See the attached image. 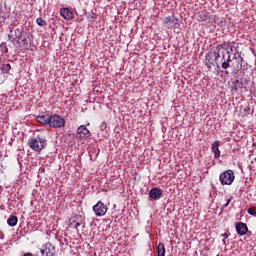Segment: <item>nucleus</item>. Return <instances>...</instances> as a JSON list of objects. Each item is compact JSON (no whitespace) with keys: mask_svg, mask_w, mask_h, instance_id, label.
Instances as JSON below:
<instances>
[{"mask_svg":"<svg viewBox=\"0 0 256 256\" xmlns=\"http://www.w3.org/2000/svg\"><path fill=\"white\" fill-rule=\"evenodd\" d=\"M245 60L241 56V53L237 52L233 54V61L229 67L233 68V71L238 73L242 70H247V64H243Z\"/></svg>","mask_w":256,"mask_h":256,"instance_id":"20e7f679","label":"nucleus"},{"mask_svg":"<svg viewBox=\"0 0 256 256\" xmlns=\"http://www.w3.org/2000/svg\"><path fill=\"white\" fill-rule=\"evenodd\" d=\"M7 224L11 227L17 226L18 218L17 216H9Z\"/></svg>","mask_w":256,"mask_h":256,"instance_id":"6ab92c4d","label":"nucleus"},{"mask_svg":"<svg viewBox=\"0 0 256 256\" xmlns=\"http://www.w3.org/2000/svg\"><path fill=\"white\" fill-rule=\"evenodd\" d=\"M50 115H38L37 116V121L42 124V125H48L50 122Z\"/></svg>","mask_w":256,"mask_h":256,"instance_id":"f3484780","label":"nucleus"},{"mask_svg":"<svg viewBox=\"0 0 256 256\" xmlns=\"http://www.w3.org/2000/svg\"><path fill=\"white\" fill-rule=\"evenodd\" d=\"M29 148L33 151L40 153L47 146V140L44 137L37 136V138H32L28 142Z\"/></svg>","mask_w":256,"mask_h":256,"instance_id":"7ed1b4c3","label":"nucleus"},{"mask_svg":"<svg viewBox=\"0 0 256 256\" xmlns=\"http://www.w3.org/2000/svg\"><path fill=\"white\" fill-rule=\"evenodd\" d=\"M162 195H163V192L159 188H151V190L149 192V197L152 200H158L162 197Z\"/></svg>","mask_w":256,"mask_h":256,"instance_id":"ddd939ff","label":"nucleus"},{"mask_svg":"<svg viewBox=\"0 0 256 256\" xmlns=\"http://www.w3.org/2000/svg\"><path fill=\"white\" fill-rule=\"evenodd\" d=\"M157 250L158 256H165V246L162 242H159Z\"/></svg>","mask_w":256,"mask_h":256,"instance_id":"aec40b11","label":"nucleus"},{"mask_svg":"<svg viewBox=\"0 0 256 256\" xmlns=\"http://www.w3.org/2000/svg\"><path fill=\"white\" fill-rule=\"evenodd\" d=\"M1 71H3L5 74H8L9 71H11V64L1 65Z\"/></svg>","mask_w":256,"mask_h":256,"instance_id":"412c9836","label":"nucleus"},{"mask_svg":"<svg viewBox=\"0 0 256 256\" xmlns=\"http://www.w3.org/2000/svg\"><path fill=\"white\" fill-rule=\"evenodd\" d=\"M227 52L229 51H227V49H225L222 45H218L217 47H215L213 53H208L207 56H205V65L209 69H211L213 63H217L220 58H222V60H225Z\"/></svg>","mask_w":256,"mask_h":256,"instance_id":"f03ea898","label":"nucleus"},{"mask_svg":"<svg viewBox=\"0 0 256 256\" xmlns=\"http://www.w3.org/2000/svg\"><path fill=\"white\" fill-rule=\"evenodd\" d=\"M22 256H35V255L30 252H27V253L23 254Z\"/></svg>","mask_w":256,"mask_h":256,"instance_id":"bb28decb","label":"nucleus"},{"mask_svg":"<svg viewBox=\"0 0 256 256\" xmlns=\"http://www.w3.org/2000/svg\"><path fill=\"white\" fill-rule=\"evenodd\" d=\"M4 239V233L3 231L0 230V240H3Z\"/></svg>","mask_w":256,"mask_h":256,"instance_id":"a878e982","label":"nucleus"},{"mask_svg":"<svg viewBox=\"0 0 256 256\" xmlns=\"http://www.w3.org/2000/svg\"><path fill=\"white\" fill-rule=\"evenodd\" d=\"M49 127L57 129L65 126V118H62L60 115H50Z\"/></svg>","mask_w":256,"mask_h":256,"instance_id":"423d86ee","label":"nucleus"},{"mask_svg":"<svg viewBox=\"0 0 256 256\" xmlns=\"http://www.w3.org/2000/svg\"><path fill=\"white\" fill-rule=\"evenodd\" d=\"M92 210L97 217H103L106 215L107 206L104 205L102 201H98L97 204L93 206Z\"/></svg>","mask_w":256,"mask_h":256,"instance_id":"6e6552de","label":"nucleus"},{"mask_svg":"<svg viewBox=\"0 0 256 256\" xmlns=\"http://www.w3.org/2000/svg\"><path fill=\"white\" fill-rule=\"evenodd\" d=\"M36 23H37V25L40 26V27H46V26H47L46 20H44V19L41 18V17L37 18Z\"/></svg>","mask_w":256,"mask_h":256,"instance_id":"4be33fe9","label":"nucleus"},{"mask_svg":"<svg viewBox=\"0 0 256 256\" xmlns=\"http://www.w3.org/2000/svg\"><path fill=\"white\" fill-rule=\"evenodd\" d=\"M222 237H224V239H227L228 238V234L227 233H223Z\"/></svg>","mask_w":256,"mask_h":256,"instance_id":"cd10ccee","label":"nucleus"},{"mask_svg":"<svg viewBox=\"0 0 256 256\" xmlns=\"http://www.w3.org/2000/svg\"><path fill=\"white\" fill-rule=\"evenodd\" d=\"M219 147H220V141H215L212 144V152L214 153L215 159H218L221 157V151H220Z\"/></svg>","mask_w":256,"mask_h":256,"instance_id":"2eb2a0df","label":"nucleus"},{"mask_svg":"<svg viewBox=\"0 0 256 256\" xmlns=\"http://www.w3.org/2000/svg\"><path fill=\"white\" fill-rule=\"evenodd\" d=\"M231 201H232V197H229V199H227V203L222 205V209H226L228 205H230Z\"/></svg>","mask_w":256,"mask_h":256,"instance_id":"393cba45","label":"nucleus"},{"mask_svg":"<svg viewBox=\"0 0 256 256\" xmlns=\"http://www.w3.org/2000/svg\"><path fill=\"white\" fill-rule=\"evenodd\" d=\"M9 41L19 48L21 51L27 50L29 48L28 34L23 30L22 26H13L10 28L8 34Z\"/></svg>","mask_w":256,"mask_h":256,"instance_id":"f257e3e1","label":"nucleus"},{"mask_svg":"<svg viewBox=\"0 0 256 256\" xmlns=\"http://www.w3.org/2000/svg\"><path fill=\"white\" fill-rule=\"evenodd\" d=\"M230 88L232 89V91L237 92L239 89L242 88V83L240 82V80H234L230 85Z\"/></svg>","mask_w":256,"mask_h":256,"instance_id":"a211bd4d","label":"nucleus"},{"mask_svg":"<svg viewBox=\"0 0 256 256\" xmlns=\"http://www.w3.org/2000/svg\"><path fill=\"white\" fill-rule=\"evenodd\" d=\"M233 62V58L231 59L230 52H227V59H224L222 62V68L224 70H227L230 68V64Z\"/></svg>","mask_w":256,"mask_h":256,"instance_id":"dca6fc26","label":"nucleus"},{"mask_svg":"<svg viewBox=\"0 0 256 256\" xmlns=\"http://www.w3.org/2000/svg\"><path fill=\"white\" fill-rule=\"evenodd\" d=\"M40 254H42V256H55V246H53L50 242L46 243V245H44L43 248L40 249Z\"/></svg>","mask_w":256,"mask_h":256,"instance_id":"9b49d317","label":"nucleus"},{"mask_svg":"<svg viewBox=\"0 0 256 256\" xmlns=\"http://www.w3.org/2000/svg\"><path fill=\"white\" fill-rule=\"evenodd\" d=\"M236 231L237 234L244 236L249 232V227H247L246 223L238 222L236 223Z\"/></svg>","mask_w":256,"mask_h":256,"instance_id":"f8f14e48","label":"nucleus"},{"mask_svg":"<svg viewBox=\"0 0 256 256\" xmlns=\"http://www.w3.org/2000/svg\"><path fill=\"white\" fill-rule=\"evenodd\" d=\"M61 16L63 17L64 20H67V21L72 20L74 17L73 12L69 8H62Z\"/></svg>","mask_w":256,"mask_h":256,"instance_id":"4468645a","label":"nucleus"},{"mask_svg":"<svg viewBox=\"0 0 256 256\" xmlns=\"http://www.w3.org/2000/svg\"><path fill=\"white\" fill-rule=\"evenodd\" d=\"M3 21V17H2V14L0 13V22Z\"/></svg>","mask_w":256,"mask_h":256,"instance_id":"c85d7f7f","label":"nucleus"},{"mask_svg":"<svg viewBox=\"0 0 256 256\" xmlns=\"http://www.w3.org/2000/svg\"><path fill=\"white\" fill-rule=\"evenodd\" d=\"M247 213L253 217H256V208H248Z\"/></svg>","mask_w":256,"mask_h":256,"instance_id":"b1692460","label":"nucleus"},{"mask_svg":"<svg viewBox=\"0 0 256 256\" xmlns=\"http://www.w3.org/2000/svg\"><path fill=\"white\" fill-rule=\"evenodd\" d=\"M235 181V173L231 169H228L219 175V182L222 186H231Z\"/></svg>","mask_w":256,"mask_h":256,"instance_id":"39448f33","label":"nucleus"},{"mask_svg":"<svg viewBox=\"0 0 256 256\" xmlns=\"http://www.w3.org/2000/svg\"><path fill=\"white\" fill-rule=\"evenodd\" d=\"M223 243L226 244V240L225 239H223Z\"/></svg>","mask_w":256,"mask_h":256,"instance_id":"c756f323","label":"nucleus"},{"mask_svg":"<svg viewBox=\"0 0 256 256\" xmlns=\"http://www.w3.org/2000/svg\"><path fill=\"white\" fill-rule=\"evenodd\" d=\"M162 25H164L166 29H177L179 27V20L178 18H175L174 15H171L164 18Z\"/></svg>","mask_w":256,"mask_h":256,"instance_id":"0eeeda50","label":"nucleus"},{"mask_svg":"<svg viewBox=\"0 0 256 256\" xmlns=\"http://www.w3.org/2000/svg\"><path fill=\"white\" fill-rule=\"evenodd\" d=\"M90 137H91V132L89 129L86 128L85 125L78 127L77 135H76V138L78 140H86V139H89Z\"/></svg>","mask_w":256,"mask_h":256,"instance_id":"1a4fd4ad","label":"nucleus"},{"mask_svg":"<svg viewBox=\"0 0 256 256\" xmlns=\"http://www.w3.org/2000/svg\"><path fill=\"white\" fill-rule=\"evenodd\" d=\"M84 224V218L81 215L72 216L69 218V227L73 229H78Z\"/></svg>","mask_w":256,"mask_h":256,"instance_id":"9d476101","label":"nucleus"},{"mask_svg":"<svg viewBox=\"0 0 256 256\" xmlns=\"http://www.w3.org/2000/svg\"><path fill=\"white\" fill-rule=\"evenodd\" d=\"M8 52V49H5V53H7Z\"/></svg>","mask_w":256,"mask_h":256,"instance_id":"7c9ffc66","label":"nucleus"},{"mask_svg":"<svg viewBox=\"0 0 256 256\" xmlns=\"http://www.w3.org/2000/svg\"><path fill=\"white\" fill-rule=\"evenodd\" d=\"M96 18H97V16H96V14L94 12L88 13V16H87L88 21L95 22Z\"/></svg>","mask_w":256,"mask_h":256,"instance_id":"5701e85b","label":"nucleus"}]
</instances>
